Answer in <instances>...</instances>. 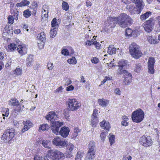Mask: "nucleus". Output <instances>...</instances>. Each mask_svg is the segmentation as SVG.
<instances>
[{"instance_id":"f257e3e1","label":"nucleus","mask_w":160,"mask_h":160,"mask_svg":"<svg viewBox=\"0 0 160 160\" xmlns=\"http://www.w3.org/2000/svg\"><path fill=\"white\" fill-rule=\"evenodd\" d=\"M107 20L110 24L112 22L114 24H118L122 28H126L133 22L131 17L125 13H121L116 17H109Z\"/></svg>"},{"instance_id":"f03ea898","label":"nucleus","mask_w":160,"mask_h":160,"mask_svg":"<svg viewBox=\"0 0 160 160\" xmlns=\"http://www.w3.org/2000/svg\"><path fill=\"white\" fill-rule=\"evenodd\" d=\"M58 115L53 111L49 112L48 114L46 116L47 120H50L51 123V129L53 133L57 135L59 132V128L63 125V123L58 121H55L58 118Z\"/></svg>"},{"instance_id":"7ed1b4c3","label":"nucleus","mask_w":160,"mask_h":160,"mask_svg":"<svg viewBox=\"0 0 160 160\" xmlns=\"http://www.w3.org/2000/svg\"><path fill=\"white\" fill-rule=\"evenodd\" d=\"M129 50L130 55L135 59L139 58L142 55L139 46L135 42H132L129 45Z\"/></svg>"},{"instance_id":"20e7f679","label":"nucleus","mask_w":160,"mask_h":160,"mask_svg":"<svg viewBox=\"0 0 160 160\" xmlns=\"http://www.w3.org/2000/svg\"><path fill=\"white\" fill-rule=\"evenodd\" d=\"M144 116L143 111L139 109L133 112L132 114V121L136 123H139L142 121Z\"/></svg>"},{"instance_id":"39448f33","label":"nucleus","mask_w":160,"mask_h":160,"mask_svg":"<svg viewBox=\"0 0 160 160\" xmlns=\"http://www.w3.org/2000/svg\"><path fill=\"white\" fill-rule=\"evenodd\" d=\"M15 134V131L13 128L7 129L2 135V140L5 142H8L13 138Z\"/></svg>"},{"instance_id":"423d86ee","label":"nucleus","mask_w":160,"mask_h":160,"mask_svg":"<svg viewBox=\"0 0 160 160\" xmlns=\"http://www.w3.org/2000/svg\"><path fill=\"white\" fill-rule=\"evenodd\" d=\"M8 49L10 51H13L17 50L20 54L22 55L27 53V49L26 47L22 45H17L14 43H11L8 46Z\"/></svg>"},{"instance_id":"0eeeda50","label":"nucleus","mask_w":160,"mask_h":160,"mask_svg":"<svg viewBox=\"0 0 160 160\" xmlns=\"http://www.w3.org/2000/svg\"><path fill=\"white\" fill-rule=\"evenodd\" d=\"M48 154L53 160H62L65 158L63 153L58 151H48Z\"/></svg>"},{"instance_id":"6e6552de","label":"nucleus","mask_w":160,"mask_h":160,"mask_svg":"<svg viewBox=\"0 0 160 160\" xmlns=\"http://www.w3.org/2000/svg\"><path fill=\"white\" fill-rule=\"evenodd\" d=\"M68 105V109L72 111L77 110L81 106V103L74 99H69Z\"/></svg>"},{"instance_id":"1a4fd4ad","label":"nucleus","mask_w":160,"mask_h":160,"mask_svg":"<svg viewBox=\"0 0 160 160\" xmlns=\"http://www.w3.org/2000/svg\"><path fill=\"white\" fill-rule=\"evenodd\" d=\"M140 144L144 147H148L152 145V141L149 136L143 135L139 139Z\"/></svg>"},{"instance_id":"9d476101","label":"nucleus","mask_w":160,"mask_h":160,"mask_svg":"<svg viewBox=\"0 0 160 160\" xmlns=\"http://www.w3.org/2000/svg\"><path fill=\"white\" fill-rule=\"evenodd\" d=\"M153 21V19L151 18L143 24V27L146 32H150L152 31L153 27V24L152 22Z\"/></svg>"},{"instance_id":"9b49d317","label":"nucleus","mask_w":160,"mask_h":160,"mask_svg":"<svg viewBox=\"0 0 160 160\" xmlns=\"http://www.w3.org/2000/svg\"><path fill=\"white\" fill-rule=\"evenodd\" d=\"M98 112L97 110L94 109L91 117V125L93 127H96L98 122V118L97 116L98 115Z\"/></svg>"},{"instance_id":"f8f14e48","label":"nucleus","mask_w":160,"mask_h":160,"mask_svg":"<svg viewBox=\"0 0 160 160\" xmlns=\"http://www.w3.org/2000/svg\"><path fill=\"white\" fill-rule=\"evenodd\" d=\"M67 142L61 140L58 137L55 138L52 140L53 143L56 146H65L67 145Z\"/></svg>"},{"instance_id":"ddd939ff","label":"nucleus","mask_w":160,"mask_h":160,"mask_svg":"<svg viewBox=\"0 0 160 160\" xmlns=\"http://www.w3.org/2000/svg\"><path fill=\"white\" fill-rule=\"evenodd\" d=\"M124 78L123 81V83L125 85H129L131 82L132 80V74L131 73L128 72L125 75H123Z\"/></svg>"},{"instance_id":"4468645a","label":"nucleus","mask_w":160,"mask_h":160,"mask_svg":"<svg viewBox=\"0 0 160 160\" xmlns=\"http://www.w3.org/2000/svg\"><path fill=\"white\" fill-rule=\"evenodd\" d=\"M136 4L137 10L134 12V13L138 14L140 13L142 10L143 8L144 4L142 0H138L136 2H135Z\"/></svg>"},{"instance_id":"2eb2a0df","label":"nucleus","mask_w":160,"mask_h":160,"mask_svg":"<svg viewBox=\"0 0 160 160\" xmlns=\"http://www.w3.org/2000/svg\"><path fill=\"white\" fill-rule=\"evenodd\" d=\"M70 130L69 128L63 127L61 128L59 132V134L63 138H66L69 134Z\"/></svg>"},{"instance_id":"dca6fc26","label":"nucleus","mask_w":160,"mask_h":160,"mask_svg":"<svg viewBox=\"0 0 160 160\" xmlns=\"http://www.w3.org/2000/svg\"><path fill=\"white\" fill-rule=\"evenodd\" d=\"M95 151H88L84 160H92L95 157Z\"/></svg>"},{"instance_id":"f3484780","label":"nucleus","mask_w":160,"mask_h":160,"mask_svg":"<svg viewBox=\"0 0 160 160\" xmlns=\"http://www.w3.org/2000/svg\"><path fill=\"white\" fill-rule=\"evenodd\" d=\"M98 102L99 104L102 107L107 106L109 103V101L104 98L99 99Z\"/></svg>"},{"instance_id":"a211bd4d","label":"nucleus","mask_w":160,"mask_h":160,"mask_svg":"<svg viewBox=\"0 0 160 160\" xmlns=\"http://www.w3.org/2000/svg\"><path fill=\"white\" fill-rule=\"evenodd\" d=\"M26 62V65L28 67H31L33 65L34 60L32 56H29L27 58Z\"/></svg>"},{"instance_id":"6ab92c4d","label":"nucleus","mask_w":160,"mask_h":160,"mask_svg":"<svg viewBox=\"0 0 160 160\" xmlns=\"http://www.w3.org/2000/svg\"><path fill=\"white\" fill-rule=\"evenodd\" d=\"M100 126L103 129H106L108 131L109 130L110 128L109 123L104 120L100 122Z\"/></svg>"},{"instance_id":"aec40b11","label":"nucleus","mask_w":160,"mask_h":160,"mask_svg":"<svg viewBox=\"0 0 160 160\" xmlns=\"http://www.w3.org/2000/svg\"><path fill=\"white\" fill-rule=\"evenodd\" d=\"M8 104L11 106H17L19 103L18 100L16 98H11L9 101Z\"/></svg>"},{"instance_id":"412c9836","label":"nucleus","mask_w":160,"mask_h":160,"mask_svg":"<svg viewBox=\"0 0 160 160\" xmlns=\"http://www.w3.org/2000/svg\"><path fill=\"white\" fill-rule=\"evenodd\" d=\"M116 52V49L113 46L110 45L108 48V54L112 55L114 54Z\"/></svg>"},{"instance_id":"4be33fe9","label":"nucleus","mask_w":160,"mask_h":160,"mask_svg":"<svg viewBox=\"0 0 160 160\" xmlns=\"http://www.w3.org/2000/svg\"><path fill=\"white\" fill-rule=\"evenodd\" d=\"M81 130L78 127H75L73 130V133L72 135V138L75 139L78 135V133L81 132Z\"/></svg>"},{"instance_id":"5701e85b","label":"nucleus","mask_w":160,"mask_h":160,"mask_svg":"<svg viewBox=\"0 0 160 160\" xmlns=\"http://www.w3.org/2000/svg\"><path fill=\"white\" fill-rule=\"evenodd\" d=\"M151 14V12L150 11L147 12L141 16L140 19L142 20H145L148 18Z\"/></svg>"},{"instance_id":"b1692460","label":"nucleus","mask_w":160,"mask_h":160,"mask_svg":"<svg viewBox=\"0 0 160 160\" xmlns=\"http://www.w3.org/2000/svg\"><path fill=\"white\" fill-rule=\"evenodd\" d=\"M42 144L45 148L48 149L50 148L51 142L49 141L43 140L41 141Z\"/></svg>"},{"instance_id":"393cba45","label":"nucleus","mask_w":160,"mask_h":160,"mask_svg":"<svg viewBox=\"0 0 160 160\" xmlns=\"http://www.w3.org/2000/svg\"><path fill=\"white\" fill-rule=\"evenodd\" d=\"M118 67L119 68L117 71V73L118 75H120L122 74H123V75H125L126 73L128 72L126 70H123V67H120V66Z\"/></svg>"},{"instance_id":"a878e982","label":"nucleus","mask_w":160,"mask_h":160,"mask_svg":"<svg viewBox=\"0 0 160 160\" xmlns=\"http://www.w3.org/2000/svg\"><path fill=\"white\" fill-rule=\"evenodd\" d=\"M38 38L40 41L42 42H45L46 40V36L44 32H41L38 34Z\"/></svg>"},{"instance_id":"bb28decb","label":"nucleus","mask_w":160,"mask_h":160,"mask_svg":"<svg viewBox=\"0 0 160 160\" xmlns=\"http://www.w3.org/2000/svg\"><path fill=\"white\" fill-rule=\"evenodd\" d=\"M88 148L89 150H94L96 149V145L93 141H91L88 144Z\"/></svg>"},{"instance_id":"cd10ccee","label":"nucleus","mask_w":160,"mask_h":160,"mask_svg":"<svg viewBox=\"0 0 160 160\" xmlns=\"http://www.w3.org/2000/svg\"><path fill=\"white\" fill-rule=\"evenodd\" d=\"M142 69V67L141 65L138 63H136L135 64L134 70L137 72H140Z\"/></svg>"},{"instance_id":"c85d7f7f","label":"nucleus","mask_w":160,"mask_h":160,"mask_svg":"<svg viewBox=\"0 0 160 160\" xmlns=\"http://www.w3.org/2000/svg\"><path fill=\"white\" fill-rule=\"evenodd\" d=\"M29 4V2L28 1L24 0L22 1L21 2L18 3L17 4V6L18 7H21L28 5Z\"/></svg>"},{"instance_id":"c756f323","label":"nucleus","mask_w":160,"mask_h":160,"mask_svg":"<svg viewBox=\"0 0 160 160\" xmlns=\"http://www.w3.org/2000/svg\"><path fill=\"white\" fill-rule=\"evenodd\" d=\"M57 33V29L56 28H53L51 29L50 32V37L52 38H54L56 35Z\"/></svg>"},{"instance_id":"7c9ffc66","label":"nucleus","mask_w":160,"mask_h":160,"mask_svg":"<svg viewBox=\"0 0 160 160\" xmlns=\"http://www.w3.org/2000/svg\"><path fill=\"white\" fill-rule=\"evenodd\" d=\"M108 138L110 143L111 145L115 142V136L112 133H110L108 136Z\"/></svg>"},{"instance_id":"2f4dec72","label":"nucleus","mask_w":160,"mask_h":160,"mask_svg":"<svg viewBox=\"0 0 160 160\" xmlns=\"http://www.w3.org/2000/svg\"><path fill=\"white\" fill-rule=\"evenodd\" d=\"M49 127L47 124H43L40 126L39 127V132H41V131H44L47 130Z\"/></svg>"},{"instance_id":"473e14b6","label":"nucleus","mask_w":160,"mask_h":160,"mask_svg":"<svg viewBox=\"0 0 160 160\" xmlns=\"http://www.w3.org/2000/svg\"><path fill=\"white\" fill-rule=\"evenodd\" d=\"M155 62L154 58L152 57L149 58L148 61V66H154Z\"/></svg>"},{"instance_id":"72a5a7b5","label":"nucleus","mask_w":160,"mask_h":160,"mask_svg":"<svg viewBox=\"0 0 160 160\" xmlns=\"http://www.w3.org/2000/svg\"><path fill=\"white\" fill-rule=\"evenodd\" d=\"M22 69L19 67H17L14 70L13 72L14 74L17 75H20L22 73Z\"/></svg>"},{"instance_id":"f704fd0d","label":"nucleus","mask_w":160,"mask_h":160,"mask_svg":"<svg viewBox=\"0 0 160 160\" xmlns=\"http://www.w3.org/2000/svg\"><path fill=\"white\" fill-rule=\"evenodd\" d=\"M51 25L52 27L57 28L58 27V24L57 23V19L54 18L51 22Z\"/></svg>"},{"instance_id":"c9c22d12","label":"nucleus","mask_w":160,"mask_h":160,"mask_svg":"<svg viewBox=\"0 0 160 160\" xmlns=\"http://www.w3.org/2000/svg\"><path fill=\"white\" fill-rule=\"evenodd\" d=\"M148 42L151 44H156L157 43V41L154 37L152 36L149 37L148 38Z\"/></svg>"},{"instance_id":"e433bc0d","label":"nucleus","mask_w":160,"mask_h":160,"mask_svg":"<svg viewBox=\"0 0 160 160\" xmlns=\"http://www.w3.org/2000/svg\"><path fill=\"white\" fill-rule=\"evenodd\" d=\"M127 61L125 60H122L119 62V65H118V66H120L123 68L124 66H125L126 65H127Z\"/></svg>"},{"instance_id":"4c0bfd02","label":"nucleus","mask_w":160,"mask_h":160,"mask_svg":"<svg viewBox=\"0 0 160 160\" xmlns=\"http://www.w3.org/2000/svg\"><path fill=\"white\" fill-rule=\"evenodd\" d=\"M67 62L69 64H75L77 63V60L74 57H72L71 58L68 59Z\"/></svg>"},{"instance_id":"58836bf2","label":"nucleus","mask_w":160,"mask_h":160,"mask_svg":"<svg viewBox=\"0 0 160 160\" xmlns=\"http://www.w3.org/2000/svg\"><path fill=\"white\" fill-rule=\"evenodd\" d=\"M31 14V12L28 9H27L23 12V15L24 17L27 18L30 17Z\"/></svg>"},{"instance_id":"ea45409f","label":"nucleus","mask_w":160,"mask_h":160,"mask_svg":"<svg viewBox=\"0 0 160 160\" xmlns=\"http://www.w3.org/2000/svg\"><path fill=\"white\" fill-rule=\"evenodd\" d=\"M134 5L133 3H131L129 5H128L126 7L130 11H132L133 10L136 11L135 9H136L137 8H135Z\"/></svg>"},{"instance_id":"a19ab883","label":"nucleus","mask_w":160,"mask_h":160,"mask_svg":"<svg viewBox=\"0 0 160 160\" xmlns=\"http://www.w3.org/2000/svg\"><path fill=\"white\" fill-rule=\"evenodd\" d=\"M62 8L65 11H67L68 9L69 6L67 2L63 1L62 4Z\"/></svg>"},{"instance_id":"79ce46f5","label":"nucleus","mask_w":160,"mask_h":160,"mask_svg":"<svg viewBox=\"0 0 160 160\" xmlns=\"http://www.w3.org/2000/svg\"><path fill=\"white\" fill-rule=\"evenodd\" d=\"M23 124L24 125L27 126L29 128H30L32 125V123L29 121H23Z\"/></svg>"},{"instance_id":"37998d69","label":"nucleus","mask_w":160,"mask_h":160,"mask_svg":"<svg viewBox=\"0 0 160 160\" xmlns=\"http://www.w3.org/2000/svg\"><path fill=\"white\" fill-rule=\"evenodd\" d=\"M8 22L10 24H12L14 22V18L12 16L9 15L8 17Z\"/></svg>"},{"instance_id":"c03bdc74","label":"nucleus","mask_w":160,"mask_h":160,"mask_svg":"<svg viewBox=\"0 0 160 160\" xmlns=\"http://www.w3.org/2000/svg\"><path fill=\"white\" fill-rule=\"evenodd\" d=\"M148 67L149 72L152 74H153L154 72V66H148Z\"/></svg>"},{"instance_id":"a18cd8bd","label":"nucleus","mask_w":160,"mask_h":160,"mask_svg":"<svg viewBox=\"0 0 160 160\" xmlns=\"http://www.w3.org/2000/svg\"><path fill=\"white\" fill-rule=\"evenodd\" d=\"M132 30L128 28L126 29V35L128 36H130L132 34Z\"/></svg>"},{"instance_id":"49530a36","label":"nucleus","mask_w":160,"mask_h":160,"mask_svg":"<svg viewBox=\"0 0 160 160\" xmlns=\"http://www.w3.org/2000/svg\"><path fill=\"white\" fill-rule=\"evenodd\" d=\"M106 135L107 134L105 132H102L101 133L100 135V137L101 138V139L102 141H104Z\"/></svg>"},{"instance_id":"de8ad7c7","label":"nucleus","mask_w":160,"mask_h":160,"mask_svg":"<svg viewBox=\"0 0 160 160\" xmlns=\"http://www.w3.org/2000/svg\"><path fill=\"white\" fill-rule=\"evenodd\" d=\"M3 112H5L4 113L2 114L3 116L8 117L9 114V110L8 108H5Z\"/></svg>"},{"instance_id":"09e8293b","label":"nucleus","mask_w":160,"mask_h":160,"mask_svg":"<svg viewBox=\"0 0 160 160\" xmlns=\"http://www.w3.org/2000/svg\"><path fill=\"white\" fill-rule=\"evenodd\" d=\"M92 44L94 45L97 49H100L101 47V45L99 42H97V41H95V42H93L92 43Z\"/></svg>"},{"instance_id":"8fccbe9b","label":"nucleus","mask_w":160,"mask_h":160,"mask_svg":"<svg viewBox=\"0 0 160 160\" xmlns=\"http://www.w3.org/2000/svg\"><path fill=\"white\" fill-rule=\"evenodd\" d=\"M111 80V78L109 77H108L107 76L105 77L104 79L103 80L101 84L99 85V86H101L102 85H103L108 80Z\"/></svg>"},{"instance_id":"3c124183","label":"nucleus","mask_w":160,"mask_h":160,"mask_svg":"<svg viewBox=\"0 0 160 160\" xmlns=\"http://www.w3.org/2000/svg\"><path fill=\"white\" fill-rule=\"evenodd\" d=\"M91 61L92 63L95 64L97 63L99 61L98 59L96 57L93 58L91 59Z\"/></svg>"},{"instance_id":"603ef678","label":"nucleus","mask_w":160,"mask_h":160,"mask_svg":"<svg viewBox=\"0 0 160 160\" xmlns=\"http://www.w3.org/2000/svg\"><path fill=\"white\" fill-rule=\"evenodd\" d=\"M18 11H16L14 12L13 13V16L14 17L13 18H14V19L16 20H17L18 19Z\"/></svg>"},{"instance_id":"864d4df0","label":"nucleus","mask_w":160,"mask_h":160,"mask_svg":"<svg viewBox=\"0 0 160 160\" xmlns=\"http://www.w3.org/2000/svg\"><path fill=\"white\" fill-rule=\"evenodd\" d=\"M47 66L48 68V69L49 70H52L53 68V64L51 62H48V63Z\"/></svg>"},{"instance_id":"5fc2aeb1","label":"nucleus","mask_w":160,"mask_h":160,"mask_svg":"<svg viewBox=\"0 0 160 160\" xmlns=\"http://www.w3.org/2000/svg\"><path fill=\"white\" fill-rule=\"evenodd\" d=\"M83 155V153L82 152L80 151H79L77 153L76 157L78 158H82Z\"/></svg>"},{"instance_id":"6e6d98bb","label":"nucleus","mask_w":160,"mask_h":160,"mask_svg":"<svg viewBox=\"0 0 160 160\" xmlns=\"http://www.w3.org/2000/svg\"><path fill=\"white\" fill-rule=\"evenodd\" d=\"M62 53L64 55H69V52L67 49H64L62 50Z\"/></svg>"},{"instance_id":"4d7b16f0","label":"nucleus","mask_w":160,"mask_h":160,"mask_svg":"<svg viewBox=\"0 0 160 160\" xmlns=\"http://www.w3.org/2000/svg\"><path fill=\"white\" fill-rule=\"evenodd\" d=\"M68 150H72L73 149H76V148H74V146L72 144H69L68 146Z\"/></svg>"},{"instance_id":"13d9d810","label":"nucleus","mask_w":160,"mask_h":160,"mask_svg":"<svg viewBox=\"0 0 160 160\" xmlns=\"http://www.w3.org/2000/svg\"><path fill=\"white\" fill-rule=\"evenodd\" d=\"M128 120H127L125 119V120H123L121 122V124L122 125L126 126H128Z\"/></svg>"},{"instance_id":"bf43d9fd","label":"nucleus","mask_w":160,"mask_h":160,"mask_svg":"<svg viewBox=\"0 0 160 160\" xmlns=\"http://www.w3.org/2000/svg\"><path fill=\"white\" fill-rule=\"evenodd\" d=\"M72 82L71 80L69 78H68L66 80L65 85L68 86L71 84Z\"/></svg>"},{"instance_id":"052dcab7","label":"nucleus","mask_w":160,"mask_h":160,"mask_svg":"<svg viewBox=\"0 0 160 160\" xmlns=\"http://www.w3.org/2000/svg\"><path fill=\"white\" fill-rule=\"evenodd\" d=\"M121 2L125 4H128L131 3L130 0H122Z\"/></svg>"},{"instance_id":"680f3d73","label":"nucleus","mask_w":160,"mask_h":160,"mask_svg":"<svg viewBox=\"0 0 160 160\" xmlns=\"http://www.w3.org/2000/svg\"><path fill=\"white\" fill-rule=\"evenodd\" d=\"M114 93L115 94L119 95L121 94V92L118 88H116L115 89Z\"/></svg>"},{"instance_id":"e2e57ef3","label":"nucleus","mask_w":160,"mask_h":160,"mask_svg":"<svg viewBox=\"0 0 160 160\" xmlns=\"http://www.w3.org/2000/svg\"><path fill=\"white\" fill-rule=\"evenodd\" d=\"M29 128H28V127L27 126L24 125V127L22 129L21 132L22 133L24 132H25L27 131Z\"/></svg>"},{"instance_id":"0e129e2a","label":"nucleus","mask_w":160,"mask_h":160,"mask_svg":"<svg viewBox=\"0 0 160 160\" xmlns=\"http://www.w3.org/2000/svg\"><path fill=\"white\" fill-rule=\"evenodd\" d=\"M74 87L72 85H70L68 87L66 88V90L67 91H69L72 90H73Z\"/></svg>"},{"instance_id":"69168bd1","label":"nucleus","mask_w":160,"mask_h":160,"mask_svg":"<svg viewBox=\"0 0 160 160\" xmlns=\"http://www.w3.org/2000/svg\"><path fill=\"white\" fill-rule=\"evenodd\" d=\"M63 89V88L62 86H60L58 88H57V89H56L55 91V92H62V91L61 90Z\"/></svg>"},{"instance_id":"338daca9","label":"nucleus","mask_w":160,"mask_h":160,"mask_svg":"<svg viewBox=\"0 0 160 160\" xmlns=\"http://www.w3.org/2000/svg\"><path fill=\"white\" fill-rule=\"evenodd\" d=\"M32 7L33 8H36L38 6L37 3L36 2H33L32 4Z\"/></svg>"},{"instance_id":"774afa93","label":"nucleus","mask_w":160,"mask_h":160,"mask_svg":"<svg viewBox=\"0 0 160 160\" xmlns=\"http://www.w3.org/2000/svg\"><path fill=\"white\" fill-rule=\"evenodd\" d=\"M34 160H43V157H38V158L37 156L34 157Z\"/></svg>"}]
</instances>
